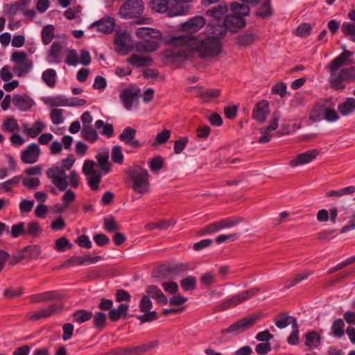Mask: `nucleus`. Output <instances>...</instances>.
<instances>
[{
	"label": "nucleus",
	"instance_id": "f257e3e1",
	"mask_svg": "<svg viewBox=\"0 0 355 355\" xmlns=\"http://www.w3.org/2000/svg\"><path fill=\"white\" fill-rule=\"evenodd\" d=\"M168 44L189 47L202 59L218 56L223 49L220 38L216 36H209L200 40L196 35H178L171 37Z\"/></svg>",
	"mask_w": 355,
	"mask_h": 355
},
{
	"label": "nucleus",
	"instance_id": "f03ea898",
	"mask_svg": "<svg viewBox=\"0 0 355 355\" xmlns=\"http://www.w3.org/2000/svg\"><path fill=\"white\" fill-rule=\"evenodd\" d=\"M261 315L260 313H252L237 320L227 328L222 329L220 331L222 336L220 338V341L224 342L227 340L225 337L226 334H230L231 336H235L250 329L255 324L258 320L261 318Z\"/></svg>",
	"mask_w": 355,
	"mask_h": 355
},
{
	"label": "nucleus",
	"instance_id": "7ed1b4c3",
	"mask_svg": "<svg viewBox=\"0 0 355 355\" xmlns=\"http://www.w3.org/2000/svg\"><path fill=\"white\" fill-rule=\"evenodd\" d=\"M127 175L133 181L132 189L139 193H144L148 191L150 182L148 181V172L146 169L139 165L130 167Z\"/></svg>",
	"mask_w": 355,
	"mask_h": 355
},
{
	"label": "nucleus",
	"instance_id": "20e7f679",
	"mask_svg": "<svg viewBox=\"0 0 355 355\" xmlns=\"http://www.w3.org/2000/svg\"><path fill=\"white\" fill-rule=\"evenodd\" d=\"M190 269L188 263H175L163 264L157 269L156 278H166L168 277L180 276Z\"/></svg>",
	"mask_w": 355,
	"mask_h": 355
},
{
	"label": "nucleus",
	"instance_id": "39448f33",
	"mask_svg": "<svg viewBox=\"0 0 355 355\" xmlns=\"http://www.w3.org/2000/svg\"><path fill=\"white\" fill-rule=\"evenodd\" d=\"M144 10L143 0H127L121 7L119 15L125 19L139 17Z\"/></svg>",
	"mask_w": 355,
	"mask_h": 355
},
{
	"label": "nucleus",
	"instance_id": "423d86ee",
	"mask_svg": "<svg viewBox=\"0 0 355 355\" xmlns=\"http://www.w3.org/2000/svg\"><path fill=\"white\" fill-rule=\"evenodd\" d=\"M259 291V288H251L248 290L243 291L239 293L234 295L229 299L223 300L220 303V307L222 310L235 307L256 295Z\"/></svg>",
	"mask_w": 355,
	"mask_h": 355
},
{
	"label": "nucleus",
	"instance_id": "0eeeda50",
	"mask_svg": "<svg viewBox=\"0 0 355 355\" xmlns=\"http://www.w3.org/2000/svg\"><path fill=\"white\" fill-rule=\"evenodd\" d=\"M158 345L159 341L155 340L137 346L116 348L114 349V354L115 355H141L156 347Z\"/></svg>",
	"mask_w": 355,
	"mask_h": 355
},
{
	"label": "nucleus",
	"instance_id": "6e6552de",
	"mask_svg": "<svg viewBox=\"0 0 355 355\" xmlns=\"http://www.w3.org/2000/svg\"><path fill=\"white\" fill-rule=\"evenodd\" d=\"M62 310V306L60 304H52L44 309L32 312L28 318L30 320H39L43 318H50L54 315L60 313Z\"/></svg>",
	"mask_w": 355,
	"mask_h": 355
},
{
	"label": "nucleus",
	"instance_id": "1a4fd4ad",
	"mask_svg": "<svg viewBox=\"0 0 355 355\" xmlns=\"http://www.w3.org/2000/svg\"><path fill=\"white\" fill-rule=\"evenodd\" d=\"M137 130L131 127L125 128L119 136V139L124 144L133 148H140L143 144L136 139Z\"/></svg>",
	"mask_w": 355,
	"mask_h": 355
},
{
	"label": "nucleus",
	"instance_id": "9d476101",
	"mask_svg": "<svg viewBox=\"0 0 355 355\" xmlns=\"http://www.w3.org/2000/svg\"><path fill=\"white\" fill-rule=\"evenodd\" d=\"M40 148L37 144L33 143L27 146L21 152V160L24 164H34L38 161Z\"/></svg>",
	"mask_w": 355,
	"mask_h": 355
},
{
	"label": "nucleus",
	"instance_id": "9b49d317",
	"mask_svg": "<svg viewBox=\"0 0 355 355\" xmlns=\"http://www.w3.org/2000/svg\"><path fill=\"white\" fill-rule=\"evenodd\" d=\"M205 24V19L201 16H196L182 24L181 28L186 33L183 35H194Z\"/></svg>",
	"mask_w": 355,
	"mask_h": 355
},
{
	"label": "nucleus",
	"instance_id": "f8f14e48",
	"mask_svg": "<svg viewBox=\"0 0 355 355\" xmlns=\"http://www.w3.org/2000/svg\"><path fill=\"white\" fill-rule=\"evenodd\" d=\"M269 113V103L266 100H261L255 105L252 116L257 121L263 123L266 121Z\"/></svg>",
	"mask_w": 355,
	"mask_h": 355
},
{
	"label": "nucleus",
	"instance_id": "ddd939ff",
	"mask_svg": "<svg viewBox=\"0 0 355 355\" xmlns=\"http://www.w3.org/2000/svg\"><path fill=\"white\" fill-rule=\"evenodd\" d=\"M150 7L156 12L167 13L170 17L177 16L172 15L171 11L174 6L171 0H150Z\"/></svg>",
	"mask_w": 355,
	"mask_h": 355
},
{
	"label": "nucleus",
	"instance_id": "4468645a",
	"mask_svg": "<svg viewBox=\"0 0 355 355\" xmlns=\"http://www.w3.org/2000/svg\"><path fill=\"white\" fill-rule=\"evenodd\" d=\"M245 25V21L241 16L233 15H227L224 20L225 28L231 32H236L243 28Z\"/></svg>",
	"mask_w": 355,
	"mask_h": 355
},
{
	"label": "nucleus",
	"instance_id": "2eb2a0df",
	"mask_svg": "<svg viewBox=\"0 0 355 355\" xmlns=\"http://www.w3.org/2000/svg\"><path fill=\"white\" fill-rule=\"evenodd\" d=\"M114 26L115 21L114 18L107 17L94 21L91 24L90 28L96 27L97 31L104 34H110L113 32Z\"/></svg>",
	"mask_w": 355,
	"mask_h": 355
},
{
	"label": "nucleus",
	"instance_id": "dca6fc26",
	"mask_svg": "<svg viewBox=\"0 0 355 355\" xmlns=\"http://www.w3.org/2000/svg\"><path fill=\"white\" fill-rule=\"evenodd\" d=\"M318 154L319 150L317 149L309 150L298 154L293 159L291 160L290 165L292 167H295L299 165L308 164L314 159Z\"/></svg>",
	"mask_w": 355,
	"mask_h": 355
},
{
	"label": "nucleus",
	"instance_id": "f3484780",
	"mask_svg": "<svg viewBox=\"0 0 355 355\" xmlns=\"http://www.w3.org/2000/svg\"><path fill=\"white\" fill-rule=\"evenodd\" d=\"M146 293L147 297L155 300L159 305L163 306L168 303L167 297L157 286H148L146 288Z\"/></svg>",
	"mask_w": 355,
	"mask_h": 355
},
{
	"label": "nucleus",
	"instance_id": "a211bd4d",
	"mask_svg": "<svg viewBox=\"0 0 355 355\" xmlns=\"http://www.w3.org/2000/svg\"><path fill=\"white\" fill-rule=\"evenodd\" d=\"M30 298L32 303H40L60 300L62 298V295L56 291H50L32 295Z\"/></svg>",
	"mask_w": 355,
	"mask_h": 355
},
{
	"label": "nucleus",
	"instance_id": "6ab92c4d",
	"mask_svg": "<svg viewBox=\"0 0 355 355\" xmlns=\"http://www.w3.org/2000/svg\"><path fill=\"white\" fill-rule=\"evenodd\" d=\"M56 168H60V166H55L49 168L46 171L47 178L52 180V182L60 191H65L68 187V182L58 178L59 171Z\"/></svg>",
	"mask_w": 355,
	"mask_h": 355
},
{
	"label": "nucleus",
	"instance_id": "aec40b11",
	"mask_svg": "<svg viewBox=\"0 0 355 355\" xmlns=\"http://www.w3.org/2000/svg\"><path fill=\"white\" fill-rule=\"evenodd\" d=\"M129 310V305L126 304H120L116 309H112L108 312V318L110 321L115 322L119 321L120 319H127Z\"/></svg>",
	"mask_w": 355,
	"mask_h": 355
},
{
	"label": "nucleus",
	"instance_id": "412c9836",
	"mask_svg": "<svg viewBox=\"0 0 355 355\" xmlns=\"http://www.w3.org/2000/svg\"><path fill=\"white\" fill-rule=\"evenodd\" d=\"M193 0H171V2L173 4V8L172 9V15H184L189 12L191 9L189 3Z\"/></svg>",
	"mask_w": 355,
	"mask_h": 355
},
{
	"label": "nucleus",
	"instance_id": "4be33fe9",
	"mask_svg": "<svg viewBox=\"0 0 355 355\" xmlns=\"http://www.w3.org/2000/svg\"><path fill=\"white\" fill-rule=\"evenodd\" d=\"M12 103L18 110L24 112L29 110L33 107V101L27 96L15 94L12 97Z\"/></svg>",
	"mask_w": 355,
	"mask_h": 355
},
{
	"label": "nucleus",
	"instance_id": "5701e85b",
	"mask_svg": "<svg viewBox=\"0 0 355 355\" xmlns=\"http://www.w3.org/2000/svg\"><path fill=\"white\" fill-rule=\"evenodd\" d=\"M158 48V43L150 40L136 42L134 45L135 50L138 53H152L157 51Z\"/></svg>",
	"mask_w": 355,
	"mask_h": 355
},
{
	"label": "nucleus",
	"instance_id": "b1692460",
	"mask_svg": "<svg viewBox=\"0 0 355 355\" xmlns=\"http://www.w3.org/2000/svg\"><path fill=\"white\" fill-rule=\"evenodd\" d=\"M294 320L297 322L296 318L289 315L287 312H281L274 319V322L276 327L280 329H284L290 324L293 327Z\"/></svg>",
	"mask_w": 355,
	"mask_h": 355
},
{
	"label": "nucleus",
	"instance_id": "393cba45",
	"mask_svg": "<svg viewBox=\"0 0 355 355\" xmlns=\"http://www.w3.org/2000/svg\"><path fill=\"white\" fill-rule=\"evenodd\" d=\"M135 35L137 37L146 39L150 37L153 39L159 40L162 37V33L155 28L150 27H141L137 29Z\"/></svg>",
	"mask_w": 355,
	"mask_h": 355
},
{
	"label": "nucleus",
	"instance_id": "a878e982",
	"mask_svg": "<svg viewBox=\"0 0 355 355\" xmlns=\"http://www.w3.org/2000/svg\"><path fill=\"white\" fill-rule=\"evenodd\" d=\"M338 111L343 116L352 114L355 112V98H347L343 103L338 104Z\"/></svg>",
	"mask_w": 355,
	"mask_h": 355
},
{
	"label": "nucleus",
	"instance_id": "bb28decb",
	"mask_svg": "<svg viewBox=\"0 0 355 355\" xmlns=\"http://www.w3.org/2000/svg\"><path fill=\"white\" fill-rule=\"evenodd\" d=\"M139 90L134 92L132 89L125 88L120 94V98L123 106L128 110H132V104L135 96Z\"/></svg>",
	"mask_w": 355,
	"mask_h": 355
},
{
	"label": "nucleus",
	"instance_id": "cd10ccee",
	"mask_svg": "<svg viewBox=\"0 0 355 355\" xmlns=\"http://www.w3.org/2000/svg\"><path fill=\"white\" fill-rule=\"evenodd\" d=\"M164 56L165 58L171 60L173 62L183 61L189 58V53L182 49L179 50L167 49L164 51Z\"/></svg>",
	"mask_w": 355,
	"mask_h": 355
},
{
	"label": "nucleus",
	"instance_id": "c85d7f7f",
	"mask_svg": "<svg viewBox=\"0 0 355 355\" xmlns=\"http://www.w3.org/2000/svg\"><path fill=\"white\" fill-rule=\"evenodd\" d=\"M305 345L310 350L317 349L321 344V336L315 331H311L305 335Z\"/></svg>",
	"mask_w": 355,
	"mask_h": 355
},
{
	"label": "nucleus",
	"instance_id": "c756f323",
	"mask_svg": "<svg viewBox=\"0 0 355 355\" xmlns=\"http://www.w3.org/2000/svg\"><path fill=\"white\" fill-rule=\"evenodd\" d=\"M351 54L350 51H345L331 62L329 64V71L331 75L335 73L340 68L349 57L351 56Z\"/></svg>",
	"mask_w": 355,
	"mask_h": 355
},
{
	"label": "nucleus",
	"instance_id": "7c9ffc66",
	"mask_svg": "<svg viewBox=\"0 0 355 355\" xmlns=\"http://www.w3.org/2000/svg\"><path fill=\"white\" fill-rule=\"evenodd\" d=\"M30 2V0H19L13 3L7 4L6 6V12L9 15L14 16L20 12H23Z\"/></svg>",
	"mask_w": 355,
	"mask_h": 355
},
{
	"label": "nucleus",
	"instance_id": "2f4dec72",
	"mask_svg": "<svg viewBox=\"0 0 355 355\" xmlns=\"http://www.w3.org/2000/svg\"><path fill=\"white\" fill-rule=\"evenodd\" d=\"M257 35L251 30H248L245 33L236 37V44L240 46H248L251 45L257 39Z\"/></svg>",
	"mask_w": 355,
	"mask_h": 355
},
{
	"label": "nucleus",
	"instance_id": "473e14b6",
	"mask_svg": "<svg viewBox=\"0 0 355 355\" xmlns=\"http://www.w3.org/2000/svg\"><path fill=\"white\" fill-rule=\"evenodd\" d=\"M128 62L137 67H141L144 66H150L152 64L153 60L150 56H140L137 54H132L128 59Z\"/></svg>",
	"mask_w": 355,
	"mask_h": 355
},
{
	"label": "nucleus",
	"instance_id": "72a5a7b5",
	"mask_svg": "<svg viewBox=\"0 0 355 355\" xmlns=\"http://www.w3.org/2000/svg\"><path fill=\"white\" fill-rule=\"evenodd\" d=\"M23 132L32 138L37 137L44 130V125L42 122L37 121L33 123L32 128H29L27 123L23 124Z\"/></svg>",
	"mask_w": 355,
	"mask_h": 355
},
{
	"label": "nucleus",
	"instance_id": "f704fd0d",
	"mask_svg": "<svg viewBox=\"0 0 355 355\" xmlns=\"http://www.w3.org/2000/svg\"><path fill=\"white\" fill-rule=\"evenodd\" d=\"M325 106L320 103L312 107L309 114V119L313 122H319L324 119Z\"/></svg>",
	"mask_w": 355,
	"mask_h": 355
},
{
	"label": "nucleus",
	"instance_id": "c9c22d12",
	"mask_svg": "<svg viewBox=\"0 0 355 355\" xmlns=\"http://www.w3.org/2000/svg\"><path fill=\"white\" fill-rule=\"evenodd\" d=\"M33 68L32 60L15 64L12 67L13 73L18 77L25 76Z\"/></svg>",
	"mask_w": 355,
	"mask_h": 355
},
{
	"label": "nucleus",
	"instance_id": "e433bc0d",
	"mask_svg": "<svg viewBox=\"0 0 355 355\" xmlns=\"http://www.w3.org/2000/svg\"><path fill=\"white\" fill-rule=\"evenodd\" d=\"M92 316V312L85 309L76 310L72 313L73 321L78 324H82L90 320Z\"/></svg>",
	"mask_w": 355,
	"mask_h": 355
},
{
	"label": "nucleus",
	"instance_id": "4c0bfd02",
	"mask_svg": "<svg viewBox=\"0 0 355 355\" xmlns=\"http://www.w3.org/2000/svg\"><path fill=\"white\" fill-rule=\"evenodd\" d=\"M26 259L31 260L39 257L42 250L39 245H27L22 249Z\"/></svg>",
	"mask_w": 355,
	"mask_h": 355
},
{
	"label": "nucleus",
	"instance_id": "58836bf2",
	"mask_svg": "<svg viewBox=\"0 0 355 355\" xmlns=\"http://www.w3.org/2000/svg\"><path fill=\"white\" fill-rule=\"evenodd\" d=\"M227 6L225 3H220L206 11V15L215 19H220L227 11Z\"/></svg>",
	"mask_w": 355,
	"mask_h": 355
},
{
	"label": "nucleus",
	"instance_id": "ea45409f",
	"mask_svg": "<svg viewBox=\"0 0 355 355\" xmlns=\"http://www.w3.org/2000/svg\"><path fill=\"white\" fill-rule=\"evenodd\" d=\"M81 136L83 139L91 143L98 139V135L96 130L89 125H84L81 130Z\"/></svg>",
	"mask_w": 355,
	"mask_h": 355
},
{
	"label": "nucleus",
	"instance_id": "a19ab883",
	"mask_svg": "<svg viewBox=\"0 0 355 355\" xmlns=\"http://www.w3.org/2000/svg\"><path fill=\"white\" fill-rule=\"evenodd\" d=\"M96 159L98 163V165L102 171L105 173H107L110 171V164L108 162L109 153L108 151L101 152L96 156Z\"/></svg>",
	"mask_w": 355,
	"mask_h": 355
},
{
	"label": "nucleus",
	"instance_id": "79ce46f5",
	"mask_svg": "<svg viewBox=\"0 0 355 355\" xmlns=\"http://www.w3.org/2000/svg\"><path fill=\"white\" fill-rule=\"evenodd\" d=\"M56 76L55 69H48L42 73V79L47 86L53 88L55 85Z\"/></svg>",
	"mask_w": 355,
	"mask_h": 355
},
{
	"label": "nucleus",
	"instance_id": "37998d69",
	"mask_svg": "<svg viewBox=\"0 0 355 355\" xmlns=\"http://www.w3.org/2000/svg\"><path fill=\"white\" fill-rule=\"evenodd\" d=\"M345 322L343 319L338 318L333 322L331 327V331L334 337L340 338L345 334Z\"/></svg>",
	"mask_w": 355,
	"mask_h": 355
},
{
	"label": "nucleus",
	"instance_id": "c03bdc74",
	"mask_svg": "<svg viewBox=\"0 0 355 355\" xmlns=\"http://www.w3.org/2000/svg\"><path fill=\"white\" fill-rule=\"evenodd\" d=\"M95 127L98 129H102L101 134L110 138L114 135V128L111 123H105L103 120H97L95 122Z\"/></svg>",
	"mask_w": 355,
	"mask_h": 355
},
{
	"label": "nucleus",
	"instance_id": "a18cd8bd",
	"mask_svg": "<svg viewBox=\"0 0 355 355\" xmlns=\"http://www.w3.org/2000/svg\"><path fill=\"white\" fill-rule=\"evenodd\" d=\"M256 15L260 18L264 19L272 15V10L270 0L265 1L257 10Z\"/></svg>",
	"mask_w": 355,
	"mask_h": 355
},
{
	"label": "nucleus",
	"instance_id": "49530a36",
	"mask_svg": "<svg viewBox=\"0 0 355 355\" xmlns=\"http://www.w3.org/2000/svg\"><path fill=\"white\" fill-rule=\"evenodd\" d=\"M54 30L55 28L53 25H46L42 30L41 36L42 41L44 45H47L51 43L54 37Z\"/></svg>",
	"mask_w": 355,
	"mask_h": 355
},
{
	"label": "nucleus",
	"instance_id": "de8ad7c7",
	"mask_svg": "<svg viewBox=\"0 0 355 355\" xmlns=\"http://www.w3.org/2000/svg\"><path fill=\"white\" fill-rule=\"evenodd\" d=\"M230 8L234 14L241 16L243 18V17L248 15L250 12V9L248 6L241 4L238 2L232 3Z\"/></svg>",
	"mask_w": 355,
	"mask_h": 355
},
{
	"label": "nucleus",
	"instance_id": "09e8293b",
	"mask_svg": "<svg viewBox=\"0 0 355 355\" xmlns=\"http://www.w3.org/2000/svg\"><path fill=\"white\" fill-rule=\"evenodd\" d=\"M93 317V326L98 329H103L105 327L107 315L102 311H97L92 316Z\"/></svg>",
	"mask_w": 355,
	"mask_h": 355
},
{
	"label": "nucleus",
	"instance_id": "8fccbe9b",
	"mask_svg": "<svg viewBox=\"0 0 355 355\" xmlns=\"http://www.w3.org/2000/svg\"><path fill=\"white\" fill-rule=\"evenodd\" d=\"M243 219L240 216L229 217L219 220L221 230L230 228L243 222Z\"/></svg>",
	"mask_w": 355,
	"mask_h": 355
},
{
	"label": "nucleus",
	"instance_id": "3c124183",
	"mask_svg": "<svg viewBox=\"0 0 355 355\" xmlns=\"http://www.w3.org/2000/svg\"><path fill=\"white\" fill-rule=\"evenodd\" d=\"M42 231V229L38 223L31 221L27 224L26 229H25V235L35 238L39 236Z\"/></svg>",
	"mask_w": 355,
	"mask_h": 355
},
{
	"label": "nucleus",
	"instance_id": "603ef678",
	"mask_svg": "<svg viewBox=\"0 0 355 355\" xmlns=\"http://www.w3.org/2000/svg\"><path fill=\"white\" fill-rule=\"evenodd\" d=\"M311 274H312V272L307 271V272H304L298 273V274L295 275L293 279H288L287 281V283H289V284H286L283 288L282 291H286L287 289H289L290 288L294 286L297 284L301 282L302 280L306 279Z\"/></svg>",
	"mask_w": 355,
	"mask_h": 355
},
{
	"label": "nucleus",
	"instance_id": "864d4df0",
	"mask_svg": "<svg viewBox=\"0 0 355 355\" xmlns=\"http://www.w3.org/2000/svg\"><path fill=\"white\" fill-rule=\"evenodd\" d=\"M196 284L197 279L194 276H188L180 281L181 287L186 291L195 290Z\"/></svg>",
	"mask_w": 355,
	"mask_h": 355
},
{
	"label": "nucleus",
	"instance_id": "5fc2aeb1",
	"mask_svg": "<svg viewBox=\"0 0 355 355\" xmlns=\"http://www.w3.org/2000/svg\"><path fill=\"white\" fill-rule=\"evenodd\" d=\"M46 103L51 107L67 106L68 98L64 96L58 95L48 98Z\"/></svg>",
	"mask_w": 355,
	"mask_h": 355
},
{
	"label": "nucleus",
	"instance_id": "6e6d98bb",
	"mask_svg": "<svg viewBox=\"0 0 355 355\" xmlns=\"http://www.w3.org/2000/svg\"><path fill=\"white\" fill-rule=\"evenodd\" d=\"M220 94L219 89H207L200 92V97L205 101H208L218 97Z\"/></svg>",
	"mask_w": 355,
	"mask_h": 355
},
{
	"label": "nucleus",
	"instance_id": "4d7b16f0",
	"mask_svg": "<svg viewBox=\"0 0 355 355\" xmlns=\"http://www.w3.org/2000/svg\"><path fill=\"white\" fill-rule=\"evenodd\" d=\"M299 326L297 322L294 320L292 332L287 338V342L291 345H297L300 343Z\"/></svg>",
	"mask_w": 355,
	"mask_h": 355
},
{
	"label": "nucleus",
	"instance_id": "13d9d810",
	"mask_svg": "<svg viewBox=\"0 0 355 355\" xmlns=\"http://www.w3.org/2000/svg\"><path fill=\"white\" fill-rule=\"evenodd\" d=\"M86 264V258L83 256H73L67 259L62 266H83Z\"/></svg>",
	"mask_w": 355,
	"mask_h": 355
},
{
	"label": "nucleus",
	"instance_id": "bf43d9fd",
	"mask_svg": "<svg viewBox=\"0 0 355 355\" xmlns=\"http://www.w3.org/2000/svg\"><path fill=\"white\" fill-rule=\"evenodd\" d=\"M312 26L309 23H303L299 25L295 30V34L302 37H306L311 35Z\"/></svg>",
	"mask_w": 355,
	"mask_h": 355
},
{
	"label": "nucleus",
	"instance_id": "052dcab7",
	"mask_svg": "<svg viewBox=\"0 0 355 355\" xmlns=\"http://www.w3.org/2000/svg\"><path fill=\"white\" fill-rule=\"evenodd\" d=\"M71 248L72 244L64 236L58 239L55 242V249L58 252H64L67 248L71 249Z\"/></svg>",
	"mask_w": 355,
	"mask_h": 355
},
{
	"label": "nucleus",
	"instance_id": "680f3d73",
	"mask_svg": "<svg viewBox=\"0 0 355 355\" xmlns=\"http://www.w3.org/2000/svg\"><path fill=\"white\" fill-rule=\"evenodd\" d=\"M10 234L12 238H18L25 235V225L24 222L14 224L11 227Z\"/></svg>",
	"mask_w": 355,
	"mask_h": 355
},
{
	"label": "nucleus",
	"instance_id": "e2e57ef3",
	"mask_svg": "<svg viewBox=\"0 0 355 355\" xmlns=\"http://www.w3.org/2000/svg\"><path fill=\"white\" fill-rule=\"evenodd\" d=\"M164 160L161 156H156L153 157L149 164V167L151 171L158 173L164 166Z\"/></svg>",
	"mask_w": 355,
	"mask_h": 355
},
{
	"label": "nucleus",
	"instance_id": "0e129e2a",
	"mask_svg": "<svg viewBox=\"0 0 355 355\" xmlns=\"http://www.w3.org/2000/svg\"><path fill=\"white\" fill-rule=\"evenodd\" d=\"M21 175H17L13 177L12 178L8 180L3 182L1 184L0 188L3 189L6 192L10 191L12 188L17 185L21 180Z\"/></svg>",
	"mask_w": 355,
	"mask_h": 355
},
{
	"label": "nucleus",
	"instance_id": "69168bd1",
	"mask_svg": "<svg viewBox=\"0 0 355 355\" xmlns=\"http://www.w3.org/2000/svg\"><path fill=\"white\" fill-rule=\"evenodd\" d=\"M103 227L108 232H114L119 230L116 220L113 216L103 218Z\"/></svg>",
	"mask_w": 355,
	"mask_h": 355
},
{
	"label": "nucleus",
	"instance_id": "338daca9",
	"mask_svg": "<svg viewBox=\"0 0 355 355\" xmlns=\"http://www.w3.org/2000/svg\"><path fill=\"white\" fill-rule=\"evenodd\" d=\"M3 128L8 132H14L19 129V125L15 119L8 117L3 123Z\"/></svg>",
	"mask_w": 355,
	"mask_h": 355
},
{
	"label": "nucleus",
	"instance_id": "774afa93",
	"mask_svg": "<svg viewBox=\"0 0 355 355\" xmlns=\"http://www.w3.org/2000/svg\"><path fill=\"white\" fill-rule=\"evenodd\" d=\"M339 74L346 82L350 83L355 80V68L354 67L343 69Z\"/></svg>",
	"mask_w": 355,
	"mask_h": 355
}]
</instances>
